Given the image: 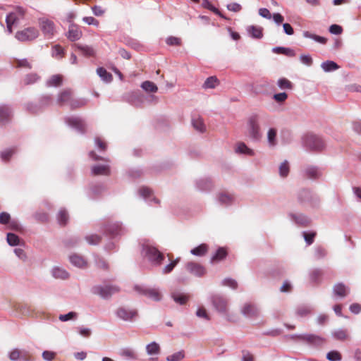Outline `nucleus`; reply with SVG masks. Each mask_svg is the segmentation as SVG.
Wrapping results in <instances>:
<instances>
[{
	"label": "nucleus",
	"mask_w": 361,
	"mask_h": 361,
	"mask_svg": "<svg viewBox=\"0 0 361 361\" xmlns=\"http://www.w3.org/2000/svg\"><path fill=\"white\" fill-rule=\"evenodd\" d=\"M269 116L266 114H253L247 119V135L252 141H259L262 137V127L269 125Z\"/></svg>",
	"instance_id": "f257e3e1"
},
{
	"label": "nucleus",
	"mask_w": 361,
	"mask_h": 361,
	"mask_svg": "<svg viewBox=\"0 0 361 361\" xmlns=\"http://www.w3.org/2000/svg\"><path fill=\"white\" fill-rule=\"evenodd\" d=\"M142 255L154 266H159L164 259V255L158 249L150 245L142 246Z\"/></svg>",
	"instance_id": "f03ea898"
},
{
	"label": "nucleus",
	"mask_w": 361,
	"mask_h": 361,
	"mask_svg": "<svg viewBox=\"0 0 361 361\" xmlns=\"http://www.w3.org/2000/svg\"><path fill=\"white\" fill-rule=\"evenodd\" d=\"M298 200L301 204H309L316 207L319 204L318 196L308 189H301L297 195Z\"/></svg>",
	"instance_id": "7ed1b4c3"
},
{
	"label": "nucleus",
	"mask_w": 361,
	"mask_h": 361,
	"mask_svg": "<svg viewBox=\"0 0 361 361\" xmlns=\"http://www.w3.org/2000/svg\"><path fill=\"white\" fill-rule=\"evenodd\" d=\"M291 338H297L300 341L314 347H319L324 344L325 338L313 334H304L292 335Z\"/></svg>",
	"instance_id": "20e7f679"
},
{
	"label": "nucleus",
	"mask_w": 361,
	"mask_h": 361,
	"mask_svg": "<svg viewBox=\"0 0 361 361\" xmlns=\"http://www.w3.org/2000/svg\"><path fill=\"white\" fill-rule=\"evenodd\" d=\"M303 142L305 147L312 151H320L324 146V142L318 135L307 134L303 137Z\"/></svg>",
	"instance_id": "39448f33"
},
{
	"label": "nucleus",
	"mask_w": 361,
	"mask_h": 361,
	"mask_svg": "<svg viewBox=\"0 0 361 361\" xmlns=\"http://www.w3.org/2000/svg\"><path fill=\"white\" fill-rule=\"evenodd\" d=\"M119 288L113 285H97L92 288V293L99 295L103 299H109L111 295L118 292Z\"/></svg>",
	"instance_id": "423d86ee"
},
{
	"label": "nucleus",
	"mask_w": 361,
	"mask_h": 361,
	"mask_svg": "<svg viewBox=\"0 0 361 361\" xmlns=\"http://www.w3.org/2000/svg\"><path fill=\"white\" fill-rule=\"evenodd\" d=\"M210 301L216 311L223 315L227 314L228 301L226 298L219 294H213L210 296Z\"/></svg>",
	"instance_id": "0eeeda50"
},
{
	"label": "nucleus",
	"mask_w": 361,
	"mask_h": 361,
	"mask_svg": "<svg viewBox=\"0 0 361 361\" xmlns=\"http://www.w3.org/2000/svg\"><path fill=\"white\" fill-rule=\"evenodd\" d=\"M135 290L141 295L149 299L159 302L162 299V295L157 288H151L145 286H135Z\"/></svg>",
	"instance_id": "6e6552de"
},
{
	"label": "nucleus",
	"mask_w": 361,
	"mask_h": 361,
	"mask_svg": "<svg viewBox=\"0 0 361 361\" xmlns=\"http://www.w3.org/2000/svg\"><path fill=\"white\" fill-rule=\"evenodd\" d=\"M39 35V32L34 27H29L16 32L15 37L21 42H30L35 39Z\"/></svg>",
	"instance_id": "1a4fd4ad"
},
{
	"label": "nucleus",
	"mask_w": 361,
	"mask_h": 361,
	"mask_svg": "<svg viewBox=\"0 0 361 361\" xmlns=\"http://www.w3.org/2000/svg\"><path fill=\"white\" fill-rule=\"evenodd\" d=\"M65 123L80 134H84L86 132V123L81 117L73 116H67L65 118Z\"/></svg>",
	"instance_id": "9d476101"
},
{
	"label": "nucleus",
	"mask_w": 361,
	"mask_h": 361,
	"mask_svg": "<svg viewBox=\"0 0 361 361\" xmlns=\"http://www.w3.org/2000/svg\"><path fill=\"white\" fill-rule=\"evenodd\" d=\"M39 25L44 37L47 39L51 38L56 33V26L51 20L44 17L39 18Z\"/></svg>",
	"instance_id": "9b49d317"
},
{
	"label": "nucleus",
	"mask_w": 361,
	"mask_h": 361,
	"mask_svg": "<svg viewBox=\"0 0 361 361\" xmlns=\"http://www.w3.org/2000/svg\"><path fill=\"white\" fill-rule=\"evenodd\" d=\"M126 228L119 222L109 223L104 228V233L111 238H115L125 233Z\"/></svg>",
	"instance_id": "f8f14e48"
},
{
	"label": "nucleus",
	"mask_w": 361,
	"mask_h": 361,
	"mask_svg": "<svg viewBox=\"0 0 361 361\" xmlns=\"http://www.w3.org/2000/svg\"><path fill=\"white\" fill-rule=\"evenodd\" d=\"M288 217L292 223L300 227H306L311 222L310 219L302 213L289 212Z\"/></svg>",
	"instance_id": "ddd939ff"
},
{
	"label": "nucleus",
	"mask_w": 361,
	"mask_h": 361,
	"mask_svg": "<svg viewBox=\"0 0 361 361\" xmlns=\"http://www.w3.org/2000/svg\"><path fill=\"white\" fill-rule=\"evenodd\" d=\"M116 316L126 322H131L137 315L136 310H132L124 307H121L116 312Z\"/></svg>",
	"instance_id": "4468645a"
},
{
	"label": "nucleus",
	"mask_w": 361,
	"mask_h": 361,
	"mask_svg": "<svg viewBox=\"0 0 361 361\" xmlns=\"http://www.w3.org/2000/svg\"><path fill=\"white\" fill-rule=\"evenodd\" d=\"M195 188L201 192H209L214 186L212 179L209 177L200 178L195 181Z\"/></svg>",
	"instance_id": "2eb2a0df"
},
{
	"label": "nucleus",
	"mask_w": 361,
	"mask_h": 361,
	"mask_svg": "<svg viewBox=\"0 0 361 361\" xmlns=\"http://www.w3.org/2000/svg\"><path fill=\"white\" fill-rule=\"evenodd\" d=\"M13 116V110L8 105H0V125L5 126L9 123Z\"/></svg>",
	"instance_id": "dca6fc26"
},
{
	"label": "nucleus",
	"mask_w": 361,
	"mask_h": 361,
	"mask_svg": "<svg viewBox=\"0 0 361 361\" xmlns=\"http://www.w3.org/2000/svg\"><path fill=\"white\" fill-rule=\"evenodd\" d=\"M125 100L132 106H141L144 102V97L140 92H132L124 97Z\"/></svg>",
	"instance_id": "f3484780"
},
{
	"label": "nucleus",
	"mask_w": 361,
	"mask_h": 361,
	"mask_svg": "<svg viewBox=\"0 0 361 361\" xmlns=\"http://www.w3.org/2000/svg\"><path fill=\"white\" fill-rule=\"evenodd\" d=\"M9 359L11 361H30V355L25 350L15 348L9 353Z\"/></svg>",
	"instance_id": "a211bd4d"
},
{
	"label": "nucleus",
	"mask_w": 361,
	"mask_h": 361,
	"mask_svg": "<svg viewBox=\"0 0 361 361\" xmlns=\"http://www.w3.org/2000/svg\"><path fill=\"white\" fill-rule=\"evenodd\" d=\"M187 271L197 277H202L206 274L205 268L194 262H188L185 265Z\"/></svg>",
	"instance_id": "6ab92c4d"
},
{
	"label": "nucleus",
	"mask_w": 361,
	"mask_h": 361,
	"mask_svg": "<svg viewBox=\"0 0 361 361\" xmlns=\"http://www.w3.org/2000/svg\"><path fill=\"white\" fill-rule=\"evenodd\" d=\"M241 313L247 318H255L258 317L259 311L252 304H245L241 310Z\"/></svg>",
	"instance_id": "aec40b11"
},
{
	"label": "nucleus",
	"mask_w": 361,
	"mask_h": 361,
	"mask_svg": "<svg viewBox=\"0 0 361 361\" xmlns=\"http://www.w3.org/2000/svg\"><path fill=\"white\" fill-rule=\"evenodd\" d=\"M217 200L221 205L228 207L233 203L235 198L231 193L221 192L218 194Z\"/></svg>",
	"instance_id": "412c9836"
},
{
	"label": "nucleus",
	"mask_w": 361,
	"mask_h": 361,
	"mask_svg": "<svg viewBox=\"0 0 361 361\" xmlns=\"http://www.w3.org/2000/svg\"><path fill=\"white\" fill-rule=\"evenodd\" d=\"M350 293V288L343 283H338L333 287V293L335 296L345 298Z\"/></svg>",
	"instance_id": "4be33fe9"
},
{
	"label": "nucleus",
	"mask_w": 361,
	"mask_h": 361,
	"mask_svg": "<svg viewBox=\"0 0 361 361\" xmlns=\"http://www.w3.org/2000/svg\"><path fill=\"white\" fill-rule=\"evenodd\" d=\"M82 32L80 30L78 25L74 23H71L69 26L66 36L69 40L75 42L78 40L82 37Z\"/></svg>",
	"instance_id": "5701e85b"
},
{
	"label": "nucleus",
	"mask_w": 361,
	"mask_h": 361,
	"mask_svg": "<svg viewBox=\"0 0 361 361\" xmlns=\"http://www.w3.org/2000/svg\"><path fill=\"white\" fill-rule=\"evenodd\" d=\"M140 195L143 197L149 204H152V202L156 204L159 203V200L152 197V191L150 188L147 187H142L139 189Z\"/></svg>",
	"instance_id": "b1692460"
},
{
	"label": "nucleus",
	"mask_w": 361,
	"mask_h": 361,
	"mask_svg": "<svg viewBox=\"0 0 361 361\" xmlns=\"http://www.w3.org/2000/svg\"><path fill=\"white\" fill-rule=\"evenodd\" d=\"M51 276L56 279L66 280L69 278V273L63 268L55 266L51 270Z\"/></svg>",
	"instance_id": "393cba45"
},
{
	"label": "nucleus",
	"mask_w": 361,
	"mask_h": 361,
	"mask_svg": "<svg viewBox=\"0 0 361 361\" xmlns=\"http://www.w3.org/2000/svg\"><path fill=\"white\" fill-rule=\"evenodd\" d=\"M234 151L236 154H243L250 157H252L255 155V152L253 149L249 148L245 143L243 142H239L236 143Z\"/></svg>",
	"instance_id": "a878e982"
},
{
	"label": "nucleus",
	"mask_w": 361,
	"mask_h": 361,
	"mask_svg": "<svg viewBox=\"0 0 361 361\" xmlns=\"http://www.w3.org/2000/svg\"><path fill=\"white\" fill-rule=\"evenodd\" d=\"M171 297L178 305H185L189 299V295L180 291H173Z\"/></svg>",
	"instance_id": "bb28decb"
},
{
	"label": "nucleus",
	"mask_w": 361,
	"mask_h": 361,
	"mask_svg": "<svg viewBox=\"0 0 361 361\" xmlns=\"http://www.w3.org/2000/svg\"><path fill=\"white\" fill-rule=\"evenodd\" d=\"M71 99L72 92L71 90H65L59 94L57 98V104L60 106H62L65 104H69Z\"/></svg>",
	"instance_id": "cd10ccee"
},
{
	"label": "nucleus",
	"mask_w": 361,
	"mask_h": 361,
	"mask_svg": "<svg viewBox=\"0 0 361 361\" xmlns=\"http://www.w3.org/2000/svg\"><path fill=\"white\" fill-rule=\"evenodd\" d=\"M25 15V9L22 7H17L13 12L9 13L6 18L9 20H15V23H18L23 18Z\"/></svg>",
	"instance_id": "c85d7f7f"
},
{
	"label": "nucleus",
	"mask_w": 361,
	"mask_h": 361,
	"mask_svg": "<svg viewBox=\"0 0 361 361\" xmlns=\"http://www.w3.org/2000/svg\"><path fill=\"white\" fill-rule=\"evenodd\" d=\"M74 47L80 51L82 55L85 56H94L95 54V51L94 48L91 46L80 44H75Z\"/></svg>",
	"instance_id": "c756f323"
},
{
	"label": "nucleus",
	"mask_w": 361,
	"mask_h": 361,
	"mask_svg": "<svg viewBox=\"0 0 361 361\" xmlns=\"http://www.w3.org/2000/svg\"><path fill=\"white\" fill-rule=\"evenodd\" d=\"M70 262L75 267L78 268H85L87 266L86 260L78 255L74 254L69 257Z\"/></svg>",
	"instance_id": "7c9ffc66"
},
{
	"label": "nucleus",
	"mask_w": 361,
	"mask_h": 361,
	"mask_svg": "<svg viewBox=\"0 0 361 361\" xmlns=\"http://www.w3.org/2000/svg\"><path fill=\"white\" fill-rule=\"evenodd\" d=\"M92 173L95 176L109 175L110 173L109 166L107 164H97L92 167Z\"/></svg>",
	"instance_id": "2f4dec72"
},
{
	"label": "nucleus",
	"mask_w": 361,
	"mask_h": 361,
	"mask_svg": "<svg viewBox=\"0 0 361 361\" xmlns=\"http://www.w3.org/2000/svg\"><path fill=\"white\" fill-rule=\"evenodd\" d=\"M262 30H263L262 27H257L255 25H250V26H248L247 28V31L248 34L252 38L257 39L262 38V37H263Z\"/></svg>",
	"instance_id": "473e14b6"
},
{
	"label": "nucleus",
	"mask_w": 361,
	"mask_h": 361,
	"mask_svg": "<svg viewBox=\"0 0 361 361\" xmlns=\"http://www.w3.org/2000/svg\"><path fill=\"white\" fill-rule=\"evenodd\" d=\"M305 176L310 179H317L320 177L321 173L316 166H308L305 169Z\"/></svg>",
	"instance_id": "72a5a7b5"
},
{
	"label": "nucleus",
	"mask_w": 361,
	"mask_h": 361,
	"mask_svg": "<svg viewBox=\"0 0 361 361\" xmlns=\"http://www.w3.org/2000/svg\"><path fill=\"white\" fill-rule=\"evenodd\" d=\"M272 52L277 54H283L289 57H293L295 56L294 50L288 47H275L272 49Z\"/></svg>",
	"instance_id": "f704fd0d"
},
{
	"label": "nucleus",
	"mask_w": 361,
	"mask_h": 361,
	"mask_svg": "<svg viewBox=\"0 0 361 361\" xmlns=\"http://www.w3.org/2000/svg\"><path fill=\"white\" fill-rule=\"evenodd\" d=\"M267 142L269 147H275L277 145V130L271 128L267 132Z\"/></svg>",
	"instance_id": "c9c22d12"
},
{
	"label": "nucleus",
	"mask_w": 361,
	"mask_h": 361,
	"mask_svg": "<svg viewBox=\"0 0 361 361\" xmlns=\"http://www.w3.org/2000/svg\"><path fill=\"white\" fill-rule=\"evenodd\" d=\"M40 76L36 73H30L25 75L23 82L25 85H30L37 82Z\"/></svg>",
	"instance_id": "e433bc0d"
},
{
	"label": "nucleus",
	"mask_w": 361,
	"mask_h": 361,
	"mask_svg": "<svg viewBox=\"0 0 361 361\" xmlns=\"http://www.w3.org/2000/svg\"><path fill=\"white\" fill-rule=\"evenodd\" d=\"M97 73L105 82H110L113 80L112 75L107 72V71L103 67L98 68L97 69Z\"/></svg>",
	"instance_id": "4c0bfd02"
},
{
	"label": "nucleus",
	"mask_w": 361,
	"mask_h": 361,
	"mask_svg": "<svg viewBox=\"0 0 361 361\" xmlns=\"http://www.w3.org/2000/svg\"><path fill=\"white\" fill-rule=\"evenodd\" d=\"M192 125L193 128L198 132L203 133L205 131V125L203 120L200 117L192 118Z\"/></svg>",
	"instance_id": "58836bf2"
},
{
	"label": "nucleus",
	"mask_w": 361,
	"mask_h": 361,
	"mask_svg": "<svg viewBox=\"0 0 361 361\" xmlns=\"http://www.w3.org/2000/svg\"><path fill=\"white\" fill-rule=\"evenodd\" d=\"M321 68L324 72H331L338 69L339 66L333 61H326L322 63Z\"/></svg>",
	"instance_id": "ea45409f"
},
{
	"label": "nucleus",
	"mask_w": 361,
	"mask_h": 361,
	"mask_svg": "<svg viewBox=\"0 0 361 361\" xmlns=\"http://www.w3.org/2000/svg\"><path fill=\"white\" fill-rule=\"evenodd\" d=\"M302 35L305 38L312 39L314 40L315 42H317L318 43H320V44H326V42H327L326 38H325L324 37H321V36L317 35H314V34H312V33H310L308 31H304L302 32Z\"/></svg>",
	"instance_id": "a19ab883"
},
{
	"label": "nucleus",
	"mask_w": 361,
	"mask_h": 361,
	"mask_svg": "<svg viewBox=\"0 0 361 361\" xmlns=\"http://www.w3.org/2000/svg\"><path fill=\"white\" fill-rule=\"evenodd\" d=\"M16 152V148L6 149L0 152V157L3 161L8 162Z\"/></svg>",
	"instance_id": "79ce46f5"
},
{
	"label": "nucleus",
	"mask_w": 361,
	"mask_h": 361,
	"mask_svg": "<svg viewBox=\"0 0 361 361\" xmlns=\"http://www.w3.org/2000/svg\"><path fill=\"white\" fill-rule=\"evenodd\" d=\"M146 350L148 355H158L160 352V347L157 343L153 341L147 345Z\"/></svg>",
	"instance_id": "37998d69"
},
{
	"label": "nucleus",
	"mask_w": 361,
	"mask_h": 361,
	"mask_svg": "<svg viewBox=\"0 0 361 361\" xmlns=\"http://www.w3.org/2000/svg\"><path fill=\"white\" fill-rule=\"evenodd\" d=\"M323 272L320 269H314L310 272V278L312 282L315 283H319L320 278L322 276Z\"/></svg>",
	"instance_id": "c03bdc74"
},
{
	"label": "nucleus",
	"mask_w": 361,
	"mask_h": 361,
	"mask_svg": "<svg viewBox=\"0 0 361 361\" xmlns=\"http://www.w3.org/2000/svg\"><path fill=\"white\" fill-rule=\"evenodd\" d=\"M312 308L308 305H300L296 309V314L298 317H304L311 313Z\"/></svg>",
	"instance_id": "a18cd8bd"
},
{
	"label": "nucleus",
	"mask_w": 361,
	"mask_h": 361,
	"mask_svg": "<svg viewBox=\"0 0 361 361\" xmlns=\"http://www.w3.org/2000/svg\"><path fill=\"white\" fill-rule=\"evenodd\" d=\"M332 336L338 341H344L348 338V331L345 329H339L332 331Z\"/></svg>",
	"instance_id": "49530a36"
},
{
	"label": "nucleus",
	"mask_w": 361,
	"mask_h": 361,
	"mask_svg": "<svg viewBox=\"0 0 361 361\" xmlns=\"http://www.w3.org/2000/svg\"><path fill=\"white\" fill-rule=\"evenodd\" d=\"M141 87L147 92H156L158 90L157 86L149 80L143 82L141 84Z\"/></svg>",
	"instance_id": "de8ad7c7"
},
{
	"label": "nucleus",
	"mask_w": 361,
	"mask_h": 361,
	"mask_svg": "<svg viewBox=\"0 0 361 361\" xmlns=\"http://www.w3.org/2000/svg\"><path fill=\"white\" fill-rule=\"evenodd\" d=\"M61 82H62V76L60 75H54L47 81V86L57 87V86H59L61 84Z\"/></svg>",
	"instance_id": "09e8293b"
},
{
	"label": "nucleus",
	"mask_w": 361,
	"mask_h": 361,
	"mask_svg": "<svg viewBox=\"0 0 361 361\" xmlns=\"http://www.w3.org/2000/svg\"><path fill=\"white\" fill-rule=\"evenodd\" d=\"M290 171V167H289V163L288 161L285 160L283 161L279 167V175L282 178H285L288 176Z\"/></svg>",
	"instance_id": "8fccbe9b"
},
{
	"label": "nucleus",
	"mask_w": 361,
	"mask_h": 361,
	"mask_svg": "<svg viewBox=\"0 0 361 361\" xmlns=\"http://www.w3.org/2000/svg\"><path fill=\"white\" fill-rule=\"evenodd\" d=\"M68 214L64 209H60L57 215V219L60 225H66L68 221Z\"/></svg>",
	"instance_id": "3c124183"
},
{
	"label": "nucleus",
	"mask_w": 361,
	"mask_h": 361,
	"mask_svg": "<svg viewBox=\"0 0 361 361\" xmlns=\"http://www.w3.org/2000/svg\"><path fill=\"white\" fill-rule=\"evenodd\" d=\"M202 6L204 8L209 9L220 17L224 18V16L221 13L218 8L214 6L209 0H202Z\"/></svg>",
	"instance_id": "603ef678"
},
{
	"label": "nucleus",
	"mask_w": 361,
	"mask_h": 361,
	"mask_svg": "<svg viewBox=\"0 0 361 361\" xmlns=\"http://www.w3.org/2000/svg\"><path fill=\"white\" fill-rule=\"evenodd\" d=\"M219 83V80L215 76H210L207 78L203 84L204 89L211 88L213 89L216 87V84Z\"/></svg>",
	"instance_id": "864d4df0"
},
{
	"label": "nucleus",
	"mask_w": 361,
	"mask_h": 361,
	"mask_svg": "<svg viewBox=\"0 0 361 361\" xmlns=\"http://www.w3.org/2000/svg\"><path fill=\"white\" fill-rule=\"evenodd\" d=\"M207 250V246L205 244H201L199 246L192 249L190 253L195 256H202Z\"/></svg>",
	"instance_id": "5fc2aeb1"
},
{
	"label": "nucleus",
	"mask_w": 361,
	"mask_h": 361,
	"mask_svg": "<svg viewBox=\"0 0 361 361\" xmlns=\"http://www.w3.org/2000/svg\"><path fill=\"white\" fill-rule=\"evenodd\" d=\"M277 85L281 90H291L293 88L292 82L285 78L279 79Z\"/></svg>",
	"instance_id": "6e6d98bb"
},
{
	"label": "nucleus",
	"mask_w": 361,
	"mask_h": 361,
	"mask_svg": "<svg viewBox=\"0 0 361 361\" xmlns=\"http://www.w3.org/2000/svg\"><path fill=\"white\" fill-rule=\"evenodd\" d=\"M80 242V238L77 236H71L64 240V244L67 247L71 248L78 245Z\"/></svg>",
	"instance_id": "4d7b16f0"
},
{
	"label": "nucleus",
	"mask_w": 361,
	"mask_h": 361,
	"mask_svg": "<svg viewBox=\"0 0 361 361\" xmlns=\"http://www.w3.org/2000/svg\"><path fill=\"white\" fill-rule=\"evenodd\" d=\"M226 251L223 247H219L212 257V262L222 260L226 257Z\"/></svg>",
	"instance_id": "13d9d810"
},
{
	"label": "nucleus",
	"mask_w": 361,
	"mask_h": 361,
	"mask_svg": "<svg viewBox=\"0 0 361 361\" xmlns=\"http://www.w3.org/2000/svg\"><path fill=\"white\" fill-rule=\"evenodd\" d=\"M15 64L16 68L31 69L32 64L27 61V59H16Z\"/></svg>",
	"instance_id": "bf43d9fd"
},
{
	"label": "nucleus",
	"mask_w": 361,
	"mask_h": 361,
	"mask_svg": "<svg viewBox=\"0 0 361 361\" xmlns=\"http://www.w3.org/2000/svg\"><path fill=\"white\" fill-rule=\"evenodd\" d=\"M85 240L89 245H96L101 242L102 238L98 235L92 234L86 235Z\"/></svg>",
	"instance_id": "052dcab7"
},
{
	"label": "nucleus",
	"mask_w": 361,
	"mask_h": 361,
	"mask_svg": "<svg viewBox=\"0 0 361 361\" xmlns=\"http://www.w3.org/2000/svg\"><path fill=\"white\" fill-rule=\"evenodd\" d=\"M87 101L84 99H71L69 106L71 109H75L79 107L83 106L86 104Z\"/></svg>",
	"instance_id": "680f3d73"
},
{
	"label": "nucleus",
	"mask_w": 361,
	"mask_h": 361,
	"mask_svg": "<svg viewBox=\"0 0 361 361\" xmlns=\"http://www.w3.org/2000/svg\"><path fill=\"white\" fill-rule=\"evenodd\" d=\"M8 243L11 246H16L19 244V237L13 233H8L6 238Z\"/></svg>",
	"instance_id": "e2e57ef3"
},
{
	"label": "nucleus",
	"mask_w": 361,
	"mask_h": 361,
	"mask_svg": "<svg viewBox=\"0 0 361 361\" xmlns=\"http://www.w3.org/2000/svg\"><path fill=\"white\" fill-rule=\"evenodd\" d=\"M185 357L183 350H180L166 357V361H180Z\"/></svg>",
	"instance_id": "0e129e2a"
},
{
	"label": "nucleus",
	"mask_w": 361,
	"mask_h": 361,
	"mask_svg": "<svg viewBox=\"0 0 361 361\" xmlns=\"http://www.w3.org/2000/svg\"><path fill=\"white\" fill-rule=\"evenodd\" d=\"M178 262H179V258H176V259L172 260L169 264L166 265L163 268L162 273L164 274H167L171 273L173 271V269H174V267L177 265Z\"/></svg>",
	"instance_id": "69168bd1"
},
{
	"label": "nucleus",
	"mask_w": 361,
	"mask_h": 361,
	"mask_svg": "<svg viewBox=\"0 0 361 361\" xmlns=\"http://www.w3.org/2000/svg\"><path fill=\"white\" fill-rule=\"evenodd\" d=\"M326 358L330 361H340L342 357L339 352L331 350L327 353Z\"/></svg>",
	"instance_id": "338daca9"
},
{
	"label": "nucleus",
	"mask_w": 361,
	"mask_h": 361,
	"mask_svg": "<svg viewBox=\"0 0 361 361\" xmlns=\"http://www.w3.org/2000/svg\"><path fill=\"white\" fill-rule=\"evenodd\" d=\"M77 318V313L75 312H69L66 314H60L59 319L61 322H67L69 320H74Z\"/></svg>",
	"instance_id": "774afa93"
}]
</instances>
